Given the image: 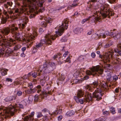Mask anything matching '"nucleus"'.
I'll return each instance as SVG.
<instances>
[{
  "mask_svg": "<svg viewBox=\"0 0 121 121\" xmlns=\"http://www.w3.org/2000/svg\"><path fill=\"white\" fill-rule=\"evenodd\" d=\"M41 44H40L39 43H36L35 46L34 47L33 50V52L34 53H35L36 52L37 50L40 48L42 46Z\"/></svg>",
  "mask_w": 121,
  "mask_h": 121,
  "instance_id": "obj_22",
  "label": "nucleus"
},
{
  "mask_svg": "<svg viewBox=\"0 0 121 121\" xmlns=\"http://www.w3.org/2000/svg\"><path fill=\"white\" fill-rule=\"evenodd\" d=\"M98 13H97V11H96L95 13L94 14L95 15H93V16H95V17H93L91 16H89L88 17H90V18L89 20V21L88 23L92 25L94 24L95 23V24L96 23V22H100L101 21V18L100 16L98 17Z\"/></svg>",
  "mask_w": 121,
  "mask_h": 121,
  "instance_id": "obj_13",
  "label": "nucleus"
},
{
  "mask_svg": "<svg viewBox=\"0 0 121 121\" xmlns=\"http://www.w3.org/2000/svg\"><path fill=\"white\" fill-rule=\"evenodd\" d=\"M28 87L30 88V89H31L33 86V85L30 82L28 83Z\"/></svg>",
  "mask_w": 121,
  "mask_h": 121,
  "instance_id": "obj_44",
  "label": "nucleus"
},
{
  "mask_svg": "<svg viewBox=\"0 0 121 121\" xmlns=\"http://www.w3.org/2000/svg\"><path fill=\"white\" fill-rule=\"evenodd\" d=\"M106 79L108 82H110L112 80V76L110 74V73H109L107 75L106 77Z\"/></svg>",
  "mask_w": 121,
  "mask_h": 121,
  "instance_id": "obj_34",
  "label": "nucleus"
},
{
  "mask_svg": "<svg viewBox=\"0 0 121 121\" xmlns=\"http://www.w3.org/2000/svg\"><path fill=\"white\" fill-rule=\"evenodd\" d=\"M104 84L103 83L101 84V85L102 87V90H104L105 91H107L109 89L108 87L104 82Z\"/></svg>",
  "mask_w": 121,
  "mask_h": 121,
  "instance_id": "obj_26",
  "label": "nucleus"
},
{
  "mask_svg": "<svg viewBox=\"0 0 121 121\" xmlns=\"http://www.w3.org/2000/svg\"><path fill=\"white\" fill-rule=\"evenodd\" d=\"M98 84V82L97 81H95L92 84L91 86L92 87L93 89L94 90L93 87H94V88H96L97 90H96L92 94L89 92L87 93V92L86 94L87 95L88 97V99H87V100L90 101H91L93 98L95 99L96 100L98 101L102 99V95L100 92L98 91V88H97Z\"/></svg>",
  "mask_w": 121,
  "mask_h": 121,
  "instance_id": "obj_5",
  "label": "nucleus"
},
{
  "mask_svg": "<svg viewBox=\"0 0 121 121\" xmlns=\"http://www.w3.org/2000/svg\"><path fill=\"white\" fill-rule=\"evenodd\" d=\"M73 82L74 83L76 84L77 83H79L80 81L78 79H75L73 80Z\"/></svg>",
  "mask_w": 121,
  "mask_h": 121,
  "instance_id": "obj_47",
  "label": "nucleus"
},
{
  "mask_svg": "<svg viewBox=\"0 0 121 121\" xmlns=\"http://www.w3.org/2000/svg\"><path fill=\"white\" fill-rule=\"evenodd\" d=\"M86 92L85 93V98L84 99L82 98L80 99L79 98V97H77L76 96H74V99H75L76 102L78 103H80L81 104H83L84 102H89V101L86 100H87V98L88 99V97L87 96V95L86 94Z\"/></svg>",
  "mask_w": 121,
  "mask_h": 121,
  "instance_id": "obj_17",
  "label": "nucleus"
},
{
  "mask_svg": "<svg viewBox=\"0 0 121 121\" xmlns=\"http://www.w3.org/2000/svg\"><path fill=\"white\" fill-rule=\"evenodd\" d=\"M62 109H59L58 110V112L56 110L51 114V115L52 116V115H56L58 114H61L62 113Z\"/></svg>",
  "mask_w": 121,
  "mask_h": 121,
  "instance_id": "obj_28",
  "label": "nucleus"
},
{
  "mask_svg": "<svg viewBox=\"0 0 121 121\" xmlns=\"http://www.w3.org/2000/svg\"><path fill=\"white\" fill-rule=\"evenodd\" d=\"M36 33L35 32L33 34H30L28 35V37L25 40L26 42L28 43L29 44H32L34 42V40L35 39V37L37 36Z\"/></svg>",
  "mask_w": 121,
  "mask_h": 121,
  "instance_id": "obj_15",
  "label": "nucleus"
},
{
  "mask_svg": "<svg viewBox=\"0 0 121 121\" xmlns=\"http://www.w3.org/2000/svg\"><path fill=\"white\" fill-rule=\"evenodd\" d=\"M31 89L32 93H34L36 91V89L35 88L33 89L32 88V89Z\"/></svg>",
  "mask_w": 121,
  "mask_h": 121,
  "instance_id": "obj_55",
  "label": "nucleus"
},
{
  "mask_svg": "<svg viewBox=\"0 0 121 121\" xmlns=\"http://www.w3.org/2000/svg\"><path fill=\"white\" fill-rule=\"evenodd\" d=\"M31 90V89H30L25 91V93L27 94H30L31 93H32Z\"/></svg>",
  "mask_w": 121,
  "mask_h": 121,
  "instance_id": "obj_48",
  "label": "nucleus"
},
{
  "mask_svg": "<svg viewBox=\"0 0 121 121\" xmlns=\"http://www.w3.org/2000/svg\"><path fill=\"white\" fill-rule=\"evenodd\" d=\"M37 75V73L35 72L33 73L32 74V77L34 78H36V77Z\"/></svg>",
  "mask_w": 121,
  "mask_h": 121,
  "instance_id": "obj_54",
  "label": "nucleus"
},
{
  "mask_svg": "<svg viewBox=\"0 0 121 121\" xmlns=\"http://www.w3.org/2000/svg\"><path fill=\"white\" fill-rule=\"evenodd\" d=\"M24 93L22 91L20 90L18 91L17 93V95L18 96H21Z\"/></svg>",
  "mask_w": 121,
  "mask_h": 121,
  "instance_id": "obj_35",
  "label": "nucleus"
},
{
  "mask_svg": "<svg viewBox=\"0 0 121 121\" xmlns=\"http://www.w3.org/2000/svg\"><path fill=\"white\" fill-rule=\"evenodd\" d=\"M92 5H91L89 7H88L87 8H86V10L89 11H90L91 13L92 12Z\"/></svg>",
  "mask_w": 121,
  "mask_h": 121,
  "instance_id": "obj_39",
  "label": "nucleus"
},
{
  "mask_svg": "<svg viewBox=\"0 0 121 121\" xmlns=\"http://www.w3.org/2000/svg\"><path fill=\"white\" fill-rule=\"evenodd\" d=\"M94 33V31L92 30H91L90 31H89L87 33V34L89 35H91L92 33Z\"/></svg>",
  "mask_w": 121,
  "mask_h": 121,
  "instance_id": "obj_53",
  "label": "nucleus"
},
{
  "mask_svg": "<svg viewBox=\"0 0 121 121\" xmlns=\"http://www.w3.org/2000/svg\"><path fill=\"white\" fill-rule=\"evenodd\" d=\"M117 48L114 49V51L115 52L118 53L117 54L115 55L113 57L112 55L111 58L110 59L109 62H114L117 64L120 61V59L117 57L119 56H121V41H119L118 44L117 46Z\"/></svg>",
  "mask_w": 121,
  "mask_h": 121,
  "instance_id": "obj_8",
  "label": "nucleus"
},
{
  "mask_svg": "<svg viewBox=\"0 0 121 121\" xmlns=\"http://www.w3.org/2000/svg\"><path fill=\"white\" fill-rule=\"evenodd\" d=\"M33 97L32 96H29L28 97V100L29 101V102H31L33 99Z\"/></svg>",
  "mask_w": 121,
  "mask_h": 121,
  "instance_id": "obj_46",
  "label": "nucleus"
},
{
  "mask_svg": "<svg viewBox=\"0 0 121 121\" xmlns=\"http://www.w3.org/2000/svg\"><path fill=\"white\" fill-rule=\"evenodd\" d=\"M35 88L37 91V93H39L42 91V87L40 85H38Z\"/></svg>",
  "mask_w": 121,
  "mask_h": 121,
  "instance_id": "obj_33",
  "label": "nucleus"
},
{
  "mask_svg": "<svg viewBox=\"0 0 121 121\" xmlns=\"http://www.w3.org/2000/svg\"><path fill=\"white\" fill-rule=\"evenodd\" d=\"M37 117L38 118H39L40 117L43 116V114L42 113V112H37L36 113Z\"/></svg>",
  "mask_w": 121,
  "mask_h": 121,
  "instance_id": "obj_38",
  "label": "nucleus"
},
{
  "mask_svg": "<svg viewBox=\"0 0 121 121\" xmlns=\"http://www.w3.org/2000/svg\"><path fill=\"white\" fill-rule=\"evenodd\" d=\"M58 55L59 56H60V55H61V54L60 53H59L58 54V55H54V56H53V59H54V60L56 58H57V57H58Z\"/></svg>",
  "mask_w": 121,
  "mask_h": 121,
  "instance_id": "obj_59",
  "label": "nucleus"
},
{
  "mask_svg": "<svg viewBox=\"0 0 121 121\" xmlns=\"http://www.w3.org/2000/svg\"><path fill=\"white\" fill-rule=\"evenodd\" d=\"M49 65L50 66L48 68V70L50 71L53 70L54 69H55L56 68V66L54 62H50Z\"/></svg>",
  "mask_w": 121,
  "mask_h": 121,
  "instance_id": "obj_23",
  "label": "nucleus"
},
{
  "mask_svg": "<svg viewBox=\"0 0 121 121\" xmlns=\"http://www.w3.org/2000/svg\"><path fill=\"white\" fill-rule=\"evenodd\" d=\"M85 58V57L82 55L81 56L79 57L78 59L80 60H83Z\"/></svg>",
  "mask_w": 121,
  "mask_h": 121,
  "instance_id": "obj_49",
  "label": "nucleus"
},
{
  "mask_svg": "<svg viewBox=\"0 0 121 121\" xmlns=\"http://www.w3.org/2000/svg\"><path fill=\"white\" fill-rule=\"evenodd\" d=\"M45 0H24L23 4L25 7H28L30 13L34 11L40 7L42 6Z\"/></svg>",
  "mask_w": 121,
  "mask_h": 121,
  "instance_id": "obj_2",
  "label": "nucleus"
},
{
  "mask_svg": "<svg viewBox=\"0 0 121 121\" xmlns=\"http://www.w3.org/2000/svg\"><path fill=\"white\" fill-rule=\"evenodd\" d=\"M68 25V22L67 21V20L65 19L61 25L58 28V31L56 32V35L54 36L49 34L46 35L45 36V39H41L40 43L41 44L42 46L44 45L45 44L48 45H51L52 43V40H54L56 37H57L58 35L61 36L65 29H67Z\"/></svg>",
  "mask_w": 121,
  "mask_h": 121,
  "instance_id": "obj_1",
  "label": "nucleus"
},
{
  "mask_svg": "<svg viewBox=\"0 0 121 121\" xmlns=\"http://www.w3.org/2000/svg\"><path fill=\"white\" fill-rule=\"evenodd\" d=\"M48 91H47L45 92H42V94L38 96L37 95H36L34 96V101L35 102L40 101V98L41 99L44 98L45 97H46L47 94H52L51 90L50 89L49 87H48L47 88Z\"/></svg>",
  "mask_w": 121,
  "mask_h": 121,
  "instance_id": "obj_12",
  "label": "nucleus"
},
{
  "mask_svg": "<svg viewBox=\"0 0 121 121\" xmlns=\"http://www.w3.org/2000/svg\"><path fill=\"white\" fill-rule=\"evenodd\" d=\"M58 119L59 121H60L63 118V116L62 115H60L58 117Z\"/></svg>",
  "mask_w": 121,
  "mask_h": 121,
  "instance_id": "obj_63",
  "label": "nucleus"
},
{
  "mask_svg": "<svg viewBox=\"0 0 121 121\" xmlns=\"http://www.w3.org/2000/svg\"><path fill=\"white\" fill-rule=\"evenodd\" d=\"M64 61L65 62H67L68 63H70V56H69L66 59V60Z\"/></svg>",
  "mask_w": 121,
  "mask_h": 121,
  "instance_id": "obj_42",
  "label": "nucleus"
},
{
  "mask_svg": "<svg viewBox=\"0 0 121 121\" xmlns=\"http://www.w3.org/2000/svg\"><path fill=\"white\" fill-rule=\"evenodd\" d=\"M83 30L82 28H77L74 30L73 31L75 33L78 34L80 33Z\"/></svg>",
  "mask_w": 121,
  "mask_h": 121,
  "instance_id": "obj_25",
  "label": "nucleus"
},
{
  "mask_svg": "<svg viewBox=\"0 0 121 121\" xmlns=\"http://www.w3.org/2000/svg\"><path fill=\"white\" fill-rule=\"evenodd\" d=\"M91 71L88 70L86 72V74L89 75H92L94 76L95 73H98L99 75H102L103 73V70L100 68L99 65L94 66L91 69Z\"/></svg>",
  "mask_w": 121,
  "mask_h": 121,
  "instance_id": "obj_10",
  "label": "nucleus"
},
{
  "mask_svg": "<svg viewBox=\"0 0 121 121\" xmlns=\"http://www.w3.org/2000/svg\"><path fill=\"white\" fill-rule=\"evenodd\" d=\"M42 111V112H48L49 114L51 115V114L49 112V111L46 108H44L43 109Z\"/></svg>",
  "mask_w": 121,
  "mask_h": 121,
  "instance_id": "obj_43",
  "label": "nucleus"
},
{
  "mask_svg": "<svg viewBox=\"0 0 121 121\" xmlns=\"http://www.w3.org/2000/svg\"><path fill=\"white\" fill-rule=\"evenodd\" d=\"M13 52V51L12 49L9 48L5 52V55L6 56H8L12 54Z\"/></svg>",
  "mask_w": 121,
  "mask_h": 121,
  "instance_id": "obj_24",
  "label": "nucleus"
},
{
  "mask_svg": "<svg viewBox=\"0 0 121 121\" xmlns=\"http://www.w3.org/2000/svg\"><path fill=\"white\" fill-rule=\"evenodd\" d=\"M2 48L0 49V56H2L5 54V48L4 47H2Z\"/></svg>",
  "mask_w": 121,
  "mask_h": 121,
  "instance_id": "obj_32",
  "label": "nucleus"
},
{
  "mask_svg": "<svg viewBox=\"0 0 121 121\" xmlns=\"http://www.w3.org/2000/svg\"><path fill=\"white\" fill-rule=\"evenodd\" d=\"M115 30V29H114L112 31L110 32L107 30L105 31L104 33H101L99 34V35L95 33L93 34L91 36V37L94 39H97L99 38V37L105 38L106 37V35L112 36V35H113L114 33V30Z\"/></svg>",
  "mask_w": 121,
  "mask_h": 121,
  "instance_id": "obj_11",
  "label": "nucleus"
},
{
  "mask_svg": "<svg viewBox=\"0 0 121 121\" xmlns=\"http://www.w3.org/2000/svg\"><path fill=\"white\" fill-rule=\"evenodd\" d=\"M75 113V112L71 110L68 111L66 113V115L68 117H70L74 115Z\"/></svg>",
  "mask_w": 121,
  "mask_h": 121,
  "instance_id": "obj_29",
  "label": "nucleus"
},
{
  "mask_svg": "<svg viewBox=\"0 0 121 121\" xmlns=\"http://www.w3.org/2000/svg\"><path fill=\"white\" fill-rule=\"evenodd\" d=\"M40 82L41 85L42 86H44V85L45 84V81H44L43 80H41L40 81Z\"/></svg>",
  "mask_w": 121,
  "mask_h": 121,
  "instance_id": "obj_56",
  "label": "nucleus"
},
{
  "mask_svg": "<svg viewBox=\"0 0 121 121\" xmlns=\"http://www.w3.org/2000/svg\"><path fill=\"white\" fill-rule=\"evenodd\" d=\"M17 40L14 39L12 38L5 39V40L3 39V40L0 41V46L2 47L9 48L11 47L12 45H14L16 44L17 42L16 41Z\"/></svg>",
  "mask_w": 121,
  "mask_h": 121,
  "instance_id": "obj_9",
  "label": "nucleus"
},
{
  "mask_svg": "<svg viewBox=\"0 0 121 121\" xmlns=\"http://www.w3.org/2000/svg\"><path fill=\"white\" fill-rule=\"evenodd\" d=\"M8 70L6 69L1 68L0 69V72L3 75H5L7 74V71Z\"/></svg>",
  "mask_w": 121,
  "mask_h": 121,
  "instance_id": "obj_27",
  "label": "nucleus"
},
{
  "mask_svg": "<svg viewBox=\"0 0 121 121\" xmlns=\"http://www.w3.org/2000/svg\"><path fill=\"white\" fill-rule=\"evenodd\" d=\"M21 47V46L20 45H16L14 47V50H17L20 48Z\"/></svg>",
  "mask_w": 121,
  "mask_h": 121,
  "instance_id": "obj_40",
  "label": "nucleus"
},
{
  "mask_svg": "<svg viewBox=\"0 0 121 121\" xmlns=\"http://www.w3.org/2000/svg\"><path fill=\"white\" fill-rule=\"evenodd\" d=\"M23 18V23L20 24L19 28L22 29H24L25 27V25L26 24L27 22H28V20L27 18L25 17H24Z\"/></svg>",
  "mask_w": 121,
  "mask_h": 121,
  "instance_id": "obj_21",
  "label": "nucleus"
},
{
  "mask_svg": "<svg viewBox=\"0 0 121 121\" xmlns=\"http://www.w3.org/2000/svg\"><path fill=\"white\" fill-rule=\"evenodd\" d=\"M69 53V52L67 51L65 52V53L63 55V56L64 57H65L66 56L68 55Z\"/></svg>",
  "mask_w": 121,
  "mask_h": 121,
  "instance_id": "obj_57",
  "label": "nucleus"
},
{
  "mask_svg": "<svg viewBox=\"0 0 121 121\" xmlns=\"http://www.w3.org/2000/svg\"><path fill=\"white\" fill-rule=\"evenodd\" d=\"M112 54L110 52L106 53L103 56L100 54L99 55V57L105 60L106 62H109L110 59L111 58Z\"/></svg>",
  "mask_w": 121,
  "mask_h": 121,
  "instance_id": "obj_16",
  "label": "nucleus"
},
{
  "mask_svg": "<svg viewBox=\"0 0 121 121\" xmlns=\"http://www.w3.org/2000/svg\"><path fill=\"white\" fill-rule=\"evenodd\" d=\"M84 89L86 90V91L84 90V91L82 90H78L77 94V97H83V96L84 95L85 92L86 93L87 92V93L89 92H88L87 90L88 91H93V88L91 86L89 85H87L86 86L84 87Z\"/></svg>",
  "mask_w": 121,
  "mask_h": 121,
  "instance_id": "obj_14",
  "label": "nucleus"
},
{
  "mask_svg": "<svg viewBox=\"0 0 121 121\" xmlns=\"http://www.w3.org/2000/svg\"><path fill=\"white\" fill-rule=\"evenodd\" d=\"M42 26L43 27H46L47 26V24L45 22H42L41 23Z\"/></svg>",
  "mask_w": 121,
  "mask_h": 121,
  "instance_id": "obj_50",
  "label": "nucleus"
},
{
  "mask_svg": "<svg viewBox=\"0 0 121 121\" xmlns=\"http://www.w3.org/2000/svg\"><path fill=\"white\" fill-rule=\"evenodd\" d=\"M114 33L112 36L113 38L116 40L120 39L121 37V32H116L115 31V30H114Z\"/></svg>",
  "mask_w": 121,
  "mask_h": 121,
  "instance_id": "obj_18",
  "label": "nucleus"
},
{
  "mask_svg": "<svg viewBox=\"0 0 121 121\" xmlns=\"http://www.w3.org/2000/svg\"><path fill=\"white\" fill-rule=\"evenodd\" d=\"M116 0H108L109 2L111 4L116 2Z\"/></svg>",
  "mask_w": 121,
  "mask_h": 121,
  "instance_id": "obj_61",
  "label": "nucleus"
},
{
  "mask_svg": "<svg viewBox=\"0 0 121 121\" xmlns=\"http://www.w3.org/2000/svg\"><path fill=\"white\" fill-rule=\"evenodd\" d=\"M13 4V3L11 1H9L7 2L4 4V7L7 9V11L5 12V14H7L8 13L10 15L13 14L14 15H17L18 16H21V14L24 12V10L22 9H17L15 10L14 13H13V9H11L10 7L12 6Z\"/></svg>",
  "mask_w": 121,
  "mask_h": 121,
  "instance_id": "obj_6",
  "label": "nucleus"
},
{
  "mask_svg": "<svg viewBox=\"0 0 121 121\" xmlns=\"http://www.w3.org/2000/svg\"><path fill=\"white\" fill-rule=\"evenodd\" d=\"M91 56L92 58H94L95 57L96 55L95 53L93 52L91 54Z\"/></svg>",
  "mask_w": 121,
  "mask_h": 121,
  "instance_id": "obj_60",
  "label": "nucleus"
},
{
  "mask_svg": "<svg viewBox=\"0 0 121 121\" xmlns=\"http://www.w3.org/2000/svg\"><path fill=\"white\" fill-rule=\"evenodd\" d=\"M65 78L64 75L63 74H62L61 75V76H60L58 78V81H59L58 82H60V81L61 82L64 81Z\"/></svg>",
  "mask_w": 121,
  "mask_h": 121,
  "instance_id": "obj_31",
  "label": "nucleus"
},
{
  "mask_svg": "<svg viewBox=\"0 0 121 121\" xmlns=\"http://www.w3.org/2000/svg\"><path fill=\"white\" fill-rule=\"evenodd\" d=\"M33 117H30L29 116L25 117L24 119V121H32Z\"/></svg>",
  "mask_w": 121,
  "mask_h": 121,
  "instance_id": "obj_30",
  "label": "nucleus"
},
{
  "mask_svg": "<svg viewBox=\"0 0 121 121\" xmlns=\"http://www.w3.org/2000/svg\"><path fill=\"white\" fill-rule=\"evenodd\" d=\"M18 28L15 27L14 24L12 25L10 27H4L1 30V32L3 36L7 35L11 32L12 34L15 35L16 39L19 41H21V38L20 36L19 33H18Z\"/></svg>",
  "mask_w": 121,
  "mask_h": 121,
  "instance_id": "obj_3",
  "label": "nucleus"
},
{
  "mask_svg": "<svg viewBox=\"0 0 121 121\" xmlns=\"http://www.w3.org/2000/svg\"><path fill=\"white\" fill-rule=\"evenodd\" d=\"M113 81H115L118 79V77L116 75H114L113 76Z\"/></svg>",
  "mask_w": 121,
  "mask_h": 121,
  "instance_id": "obj_45",
  "label": "nucleus"
},
{
  "mask_svg": "<svg viewBox=\"0 0 121 121\" xmlns=\"http://www.w3.org/2000/svg\"><path fill=\"white\" fill-rule=\"evenodd\" d=\"M105 121L104 119L103 118L100 119H98L95 120V121Z\"/></svg>",
  "mask_w": 121,
  "mask_h": 121,
  "instance_id": "obj_62",
  "label": "nucleus"
},
{
  "mask_svg": "<svg viewBox=\"0 0 121 121\" xmlns=\"http://www.w3.org/2000/svg\"><path fill=\"white\" fill-rule=\"evenodd\" d=\"M109 5L107 4H102L101 6L100 10L104 12L101 13L103 18H105L107 16L110 18V16H113L114 12L109 9Z\"/></svg>",
  "mask_w": 121,
  "mask_h": 121,
  "instance_id": "obj_7",
  "label": "nucleus"
},
{
  "mask_svg": "<svg viewBox=\"0 0 121 121\" xmlns=\"http://www.w3.org/2000/svg\"><path fill=\"white\" fill-rule=\"evenodd\" d=\"M20 106L22 107V106L20 104H16L15 106L12 105H9L8 107H4L3 108L1 111L3 112L0 114V117L4 118L5 116L10 117V116H13L17 111V108H16Z\"/></svg>",
  "mask_w": 121,
  "mask_h": 121,
  "instance_id": "obj_4",
  "label": "nucleus"
},
{
  "mask_svg": "<svg viewBox=\"0 0 121 121\" xmlns=\"http://www.w3.org/2000/svg\"><path fill=\"white\" fill-rule=\"evenodd\" d=\"M90 17H88V18H86L84 19H83L82 22V24H83L85 23L87 21L89 20V19Z\"/></svg>",
  "mask_w": 121,
  "mask_h": 121,
  "instance_id": "obj_41",
  "label": "nucleus"
},
{
  "mask_svg": "<svg viewBox=\"0 0 121 121\" xmlns=\"http://www.w3.org/2000/svg\"><path fill=\"white\" fill-rule=\"evenodd\" d=\"M108 44L110 46L112 45L113 44V42L112 40H110L108 43Z\"/></svg>",
  "mask_w": 121,
  "mask_h": 121,
  "instance_id": "obj_64",
  "label": "nucleus"
},
{
  "mask_svg": "<svg viewBox=\"0 0 121 121\" xmlns=\"http://www.w3.org/2000/svg\"><path fill=\"white\" fill-rule=\"evenodd\" d=\"M103 114L105 116H107L109 114V111H105L104 110H103L102 111Z\"/></svg>",
  "mask_w": 121,
  "mask_h": 121,
  "instance_id": "obj_36",
  "label": "nucleus"
},
{
  "mask_svg": "<svg viewBox=\"0 0 121 121\" xmlns=\"http://www.w3.org/2000/svg\"><path fill=\"white\" fill-rule=\"evenodd\" d=\"M52 21V19L51 18H49L47 20V23H51Z\"/></svg>",
  "mask_w": 121,
  "mask_h": 121,
  "instance_id": "obj_52",
  "label": "nucleus"
},
{
  "mask_svg": "<svg viewBox=\"0 0 121 121\" xmlns=\"http://www.w3.org/2000/svg\"><path fill=\"white\" fill-rule=\"evenodd\" d=\"M48 66L47 62H45L43 65H42L40 67L39 69V70L40 71V72H41L42 71H44L46 70L47 68H48Z\"/></svg>",
  "mask_w": 121,
  "mask_h": 121,
  "instance_id": "obj_20",
  "label": "nucleus"
},
{
  "mask_svg": "<svg viewBox=\"0 0 121 121\" xmlns=\"http://www.w3.org/2000/svg\"><path fill=\"white\" fill-rule=\"evenodd\" d=\"M12 79L10 78H7L5 79V81L7 82H12Z\"/></svg>",
  "mask_w": 121,
  "mask_h": 121,
  "instance_id": "obj_51",
  "label": "nucleus"
},
{
  "mask_svg": "<svg viewBox=\"0 0 121 121\" xmlns=\"http://www.w3.org/2000/svg\"><path fill=\"white\" fill-rule=\"evenodd\" d=\"M110 111L113 114H115V108L112 107H111L110 109Z\"/></svg>",
  "mask_w": 121,
  "mask_h": 121,
  "instance_id": "obj_37",
  "label": "nucleus"
},
{
  "mask_svg": "<svg viewBox=\"0 0 121 121\" xmlns=\"http://www.w3.org/2000/svg\"><path fill=\"white\" fill-rule=\"evenodd\" d=\"M65 7V6H63L61 7L58 8V9H56L55 10L56 11H59L60 10H61L62 8H64Z\"/></svg>",
  "mask_w": 121,
  "mask_h": 121,
  "instance_id": "obj_58",
  "label": "nucleus"
},
{
  "mask_svg": "<svg viewBox=\"0 0 121 121\" xmlns=\"http://www.w3.org/2000/svg\"><path fill=\"white\" fill-rule=\"evenodd\" d=\"M17 96L16 95H15L10 96H8L5 98L4 100L7 102H10L16 99Z\"/></svg>",
  "mask_w": 121,
  "mask_h": 121,
  "instance_id": "obj_19",
  "label": "nucleus"
}]
</instances>
